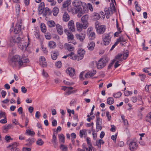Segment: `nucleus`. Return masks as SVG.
<instances>
[{"instance_id":"obj_1","label":"nucleus","mask_w":151,"mask_h":151,"mask_svg":"<svg viewBox=\"0 0 151 151\" xmlns=\"http://www.w3.org/2000/svg\"><path fill=\"white\" fill-rule=\"evenodd\" d=\"M27 59H25L22 60L19 56L18 55H15L12 57L9 61L10 64L13 67H14L17 65L21 66L25 63L28 62Z\"/></svg>"},{"instance_id":"obj_2","label":"nucleus","mask_w":151,"mask_h":151,"mask_svg":"<svg viewBox=\"0 0 151 151\" xmlns=\"http://www.w3.org/2000/svg\"><path fill=\"white\" fill-rule=\"evenodd\" d=\"M28 40L27 44L26 42L22 39H21L20 37H17V42H18V44H19V48H20L22 51L26 50L27 47L30 44L29 38H28Z\"/></svg>"},{"instance_id":"obj_3","label":"nucleus","mask_w":151,"mask_h":151,"mask_svg":"<svg viewBox=\"0 0 151 151\" xmlns=\"http://www.w3.org/2000/svg\"><path fill=\"white\" fill-rule=\"evenodd\" d=\"M95 26L97 33L99 34L104 33L106 30V27L98 21L96 22Z\"/></svg>"},{"instance_id":"obj_4","label":"nucleus","mask_w":151,"mask_h":151,"mask_svg":"<svg viewBox=\"0 0 151 151\" xmlns=\"http://www.w3.org/2000/svg\"><path fill=\"white\" fill-rule=\"evenodd\" d=\"M107 62L106 57L101 58L97 62V68L98 69H101L103 68L106 65Z\"/></svg>"},{"instance_id":"obj_5","label":"nucleus","mask_w":151,"mask_h":151,"mask_svg":"<svg viewBox=\"0 0 151 151\" xmlns=\"http://www.w3.org/2000/svg\"><path fill=\"white\" fill-rule=\"evenodd\" d=\"M103 43L104 45H108L111 40V37L109 34H105L102 35Z\"/></svg>"},{"instance_id":"obj_6","label":"nucleus","mask_w":151,"mask_h":151,"mask_svg":"<svg viewBox=\"0 0 151 151\" xmlns=\"http://www.w3.org/2000/svg\"><path fill=\"white\" fill-rule=\"evenodd\" d=\"M82 3L81 1H78L77 0H74L73 1L72 4L73 7L80 12L82 10L81 6Z\"/></svg>"},{"instance_id":"obj_7","label":"nucleus","mask_w":151,"mask_h":151,"mask_svg":"<svg viewBox=\"0 0 151 151\" xmlns=\"http://www.w3.org/2000/svg\"><path fill=\"white\" fill-rule=\"evenodd\" d=\"M76 25L77 29L79 32H81L83 29H86L88 27V25L84 24V23H83V24L81 23L78 22L76 23Z\"/></svg>"},{"instance_id":"obj_8","label":"nucleus","mask_w":151,"mask_h":151,"mask_svg":"<svg viewBox=\"0 0 151 151\" xmlns=\"http://www.w3.org/2000/svg\"><path fill=\"white\" fill-rule=\"evenodd\" d=\"M137 147V144L136 142L133 140L131 141L129 144V148L131 151H134Z\"/></svg>"},{"instance_id":"obj_9","label":"nucleus","mask_w":151,"mask_h":151,"mask_svg":"<svg viewBox=\"0 0 151 151\" xmlns=\"http://www.w3.org/2000/svg\"><path fill=\"white\" fill-rule=\"evenodd\" d=\"M67 73L71 77H73L76 75L75 69L72 68H69L66 70Z\"/></svg>"},{"instance_id":"obj_10","label":"nucleus","mask_w":151,"mask_h":151,"mask_svg":"<svg viewBox=\"0 0 151 151\" xmlns=\"http://www.w3.org/2000/svg\"><path fill=\"white\" fill-rule=\"evenodd\" d=\"M15 37H13L12 36H10L9 37V39L10 42L9 45L10 47L13 46L16 42L17 43L18 46L19 47H20L19 44H18V42H17V38L16 40H15Z\"/></svg>"},{"instance_id":"obj_11","label":"nucleus","mask_w":151,"mask_h":151,"mask_svg":"<svg viewBox=\"0 0 151 151\" xmlns=\"http://www.w3.org/2000/svg\"><path fill=\"white\" fill-rule=\"evenodd\" d=\"M85 51L83 49L81 48L78 50V55L79 57L78 61L81 60L83 57L84 55L85 54Z\"/></svg>"},{"instance_id":"obj_12","label":"nucleus","mask_w":151,"mask_h":151,"mask_svg":"<svg viewBox=\"0 0 151 151\" xmlns=\"http://www.w3.org/2000/svg\"><path fill=\"white\" fill-rule=\"evenodd\" d=\"M68 28L71 32H74L75 30L74 22L72 20L69 21L68 23Z\"/></svg>"},{"instance_id":"obj_13","label":"nucleus","mask_w":151,"mask_h":151,"mask_svg":"<svg viewBox=\"0 0 151 151\" xmlns=\"http://www.w3.org/2000/svg\"><path fill=\"white\" fill-rule=\"evenodd\" d=\"M21 22L17 23L14 31L15 34H17L19 32L21 29Z\"/></svg>"},{"instance_id":"obj_14","label":"nucleus","mask_w":151,"mask_h":151,"mask_svg":"<svg viewBox=\"0 0 151 151\" xmlns=\"http://www.w3.org/2000/svg\"><path fill=\"white\" fill-rule=\"evenodd\" d=\"M86 35L85 33L76 34V37L77 39L81 41H83L85 39Z\"/></svg>"},{"instance_id":"obj_15","label":"nucleus","mask_w":151,"mask_h":151,"mask_svg":"<svg viewBox=\"0 0 151 151\" xmlns=\"http://www.w3.org/2000/svg\"><path fill=\"white\" fill-rule=\"evenodd\" d=\"M43 14L45 16H49L52 13L51 11L47 7L45 8L43 10Z\"/></svg>"},{"instance_id":"obj_16","label":"nucleus","mask_w":151,"mask_h":151,"mask_svg":"<svg viewBox=\"0 0 151 151\" xmlns=\"http://www.w3.org/2000/svg\"><path fill=\"white\" fill-rule=\"evenodd\" d=\"M122 54H118L115 56V58L113 60L114 62L118 61L121 62L123 60L122 58Z\"/></svg>"},{"instance_id":"obj_17","label":"nucleus","mask_w":151,"mask_h":151,"mask_svg":"<svg viewBox=\"0 0 151 151\" xmlns=\"http://www.w3.org/2000/svg\"><path fill=\"white\" fill-rule=\"evenodd\" d=\"M96 73V71L95 70H93V71L88 72L85 75V77L87 78H89L93 76Z\"/></svg>"},{"instance_id":"obj_18","label":"nucleus","mask_w":151,"mask_h":151,"mask_svg":"<svg viewBox=\"0 0 151 151\" xmlns=\"http://www.w3.org/2000/svg\"><path fill=\"white\" fill-rule=\"evenodd\" d=\"M68 10L69 12H70L73 14H76L78 12H79L78 10L74 7L73 8L70 7L68 8Z\"/></svg>"},{"instance_id":"obj_19","label":"nucleus","mask_w":151,"mask_h":151,"mask_svg":"<svg viewBox=\"0 0 151 151\" xmlns=\"http://www.w3.org/2000/svg\"><path fill=\"white\" fill-rule=\"evenodd\" d=\"M95 43L93 41L88 42L87 45V48L90 51L93 50L95 47Z\"/></svg>"},{"instance_id":"obj_20","label":"nucleus","mask_w":151,"mask_h":151,"mask_svg":"<svg viewBox=\"0 0 151 151\" xmlns=\"http://www.w3.org/2000/svg\"><path fill=\"white\" fill-rule=\"evenodd\" d=\"M87 130L85 129L81 130L79 132V135L81 138L83 137H86L87 136Z\"/></svg>"},{"instance_id":"obj_21","label":"nucleus","mask_w":151,"mask_h":151,"mask_svg":"<svg viewBox=\"0 0 151 151\" xmlns=\"http://www.w3.org/2000/svg\"><path fill=\"white\" fill-rule=\"evenodd\" d=\"M56 28L59 34L61 35L63 32V29L62 26L58 24L56 25Z\"/></svg>"},{"instance_id":"obj_22","label":"nucleus","mask_w":151,"mask_h":151,"mask_svg":"<svg viewBox=\"0 0 151 151\" xmlns=\"http://www.w3.org/2000/svg\"><path fill=\"white\" fill-rule=\"evenodd\" d=\"M88 16L87 15H85L82 17L81 18V20L82 22L85 24L86 25H88Z\"/></svg>"},{"instance_id":"obj_23","label":"nucleus","mask_w":151,"mask_h":151,"mask_svg":"<svg viewBox=\"0 0 151 151\" xmlns=\"http://www.w3.org/2000/svg\"><path fill=\"white\" fill-rule=\"evenodd\" d=\"M64 46L65 48L67 49L69 51H73L74 49V47L71 44L65 43Z\"/></svg>"},{"instance_id":"obj_24","label":"nucleus","mask_w":151,"mask_h":151,"mask_svg":"<svg viewBox=\"0 0 151 151\" xmlns=\"http://www.w3.org/2000/svg\"><path fill=\"white\" fill-rule=\"evenodd\" d=\"M45 6V4L44 2H41L39 5L38 11L40 14H41L43 12V10H44V8Z\"/></svg>"},{"instance_id":"obj_25","label":"nucleus","mask_w":151,"mask_h":151,"mask_svg":"<svg viewBox=\"0 0 151 151\" xmlns=\"http://www.w3.org/2000/svg\"><path fill=\"white\" fill-rule=\"evenodd\" d=\"M70 58L73 60H78V55H75L73 52H71L70 54H69Z\"/></svg>"},{"instance_id":"obj_26","label":"nucleus","mask_w":151,"mask_h":151,"mask_svg":"<svg viewBox=\"0 0 151 151\" xmlns=\"http://www.w3.org/2000/svg\"><path fill=\"white\" fill-rule=\"evenodd\" d=\"M19 144L16 142L14 143L12 145V148L11 149V151H20L19 150L16 148L17 146Z\"/></svg>"},{"instance_id":"obj_27","label":"nucleus","mask_w":151,"mask_h":151,"mask_svg":"<svg viewBox=\"0 0 151 151\" xmlns=\"http://www.w3.org/2000/svg\"><path fill=\"white\" fill-rule=\"evenodd\" d=\"M92 17L93 19L95 20H97L99 19L100 17L99 14L97 13H94L92 15Z\"/></svg>"},{"instance_id":"obj_28","label":"nucleus","mask_w":151,"mask_h":151,"mask_svg":"<svg viewBox=\"0 0 151 151\" xmlns=\"http://www.w3.org/2000/svg\"><path fill=\"white\" fill-rule=\"evenodd\" d=\"M59 141L60 143H64L65 142V137L63 134L58 135Z\"/></svg>"},{"instance_id":"obj_29","label":"nucleus","mask_w":151,"mask_h":151,"mask_svg":"<svg viewBox=\"0 0 151 151\" xmlns=\"http://www.w3.org/2000/svg\"><path fill=\"white\" fill-rule=\"evenodd\" d=\"M71 2V0H67L63 2V8H66L68 6Z\"/></svg>"},{"instance_id":"obj_30","label":"nucleus","mask_w":151,"mask_h":151,"mask_svg":"<svg viewBox=\"0 0 151 151\" xmlns=\"http://www.w3.org/2000/svg\"><path fill=\"white\" fill-rule=\"evenodd\" d=\"M48 46L50 48H54L56 46V44L53 41H50L48 43Z\"/></svg>"},{"instance_id":"obj_31","label":"nucleus","mask_w":151,"mask_h":151,"mask_svg":"<svg viewBox=\"0 0 151 151\" xmlns=\"http://www.w3.org/2000/svg\"><path fill=\"white\" fill-rule=\"evenodd\" d=\"M63 21L67 22L70 19V17L69 15L66 13H65L63 16Z\"/></svg>"},{"instance_id":"obj_32","label":"nucleus","mask_w":151,"mask_h":151,"mask_svg":"<svg viewBox=\"0 0 151 151\" xmlns=\"http://www.w3.org/2000/svg\"><path fill=\"white\" fill-rule=\"evenodd\" d=\"M40 29L41 31L45 33L47 30L46 27L45 25L43 23H41L40 24Z\"/></svg>"},{"instance_id":"obj_33","label":"nucleus","mask_w":151,"mask_h":151,"mask_svg":"<svg viewBox=\"0 0 151 151\" xmlns=\"http://www.w3.org/2000/svg\"><path fill=\"white\" fill-rule=\"evenodd\" d=\"M52 11L53 15L56 16L57 15L59 12V9L57 7L55 6L53 8Z\"/></svg>"},{"instance_id":"obj_34","label":"nucleus","mask_w":151,"mask_h":151,"mask_svg":"<svg viewBox=\"0 0 151 151\" xmlns=\"http://www.w3.org/2000/svg\"><path fill=\"white\" fill-rule=\"evenodd\" d=\"M104 141L101 139H99L98 141H96V145L98 148H100L101 147V144H104Z\"/></svg>"},{"instance_id":"obj_35","label":"nucleus","mask_w":151,"mask_h":151,"mask_svg":"<svg viewBox=\"0 0 151 151\" xmlns=\"http://www.w3.org/2000/svg\"><path fill=\"white\" fill-rule=\"evenodd\" d=\"M47 24L49 27H54L55 25V23L53 21L50 20L47 22Z\"/></svg>"},{"instance_id":"obj_36","label":"nucleus","mask_w":151,"mask_h":151,"mask_svg":"<svg viewBox=\"0 0 151 151\" xmlns=\"http://www.w3.org/2000/svg\"><path fill=\"white\" fill-rule=\"evenodd\" d=\"M107 103L109 105L112 104L114 102V99L112 97H110L108 98L107 99Z\"/></svg>"},{"instance_id":"obj_37","label":"nucleus","mask_w":151,"mask_h":151,"mask_svg":"<svg viewBox=\"0 0 151 151\" xmlns=\"http://www.w3.org/2000/svg\"><path fill=\"white\" fill-rule=\"evenodd\" d=\"M129 54V52L128 50H126L124 53L123 55V59H126L128 56Z\"/></svg>"},{"instance_id":"obj_38","label":"nucleus","mask_w":151,"mask_h":151,"mask_svg":"<svg viewBox=\"0 0 151 151\" xmlns=\"http://www.w3.org/2000/svg\"><path fill=\"white\" fill-rule=\"evenodd\" d=\"M58 54V51L55 52L52 54L51 55L52 58L53 60H56L57 58Z\"/></svg>"},{"instance_id":"obj_39","label":"nucleus","mask_w":151,"mask_h":151,"mask_svg":"<svg viewBox=\"0 0 151 151\" xmlns=\"http://www.w3.org/2000/svg\"><path fill=\"white\" fill-rule=\"evenodd\" d=\"M67 35L69 43H71V42L70 41V40H73L74 37L73 35L71 33H70Z\"/></svg>"},{"instance_id":"obj_40","label":"nucleus","mask_w":151,"mask_h":151,"mask_svg":"<svg viewBox=\"0 0 151 151\" xmlns=\"http://www.w3.org/2000/svg\"><path fill=\"white\" fill-rule=\"evenodd\" d=\"M89 35V38L91 40H93L95 38V34L94 32H91Z\"/></svg>"},{"instance_id":"obj_41","label":"nucleus","mask_w":151,"mask_h":151,"mask_svg":"<svg viewBox=\"0 0 151 151\" xmlns=\"http://www.w3.org/2000/svg\"><path fill=\"white\" fill-rule=\"evenodd\" d=\"M60 148L63 151H67L68 150L67 146L63 144H61L60 145Z\"/></svg>"},{"instance_id":"obj_42","label":"nucleus","mask_w":151,"mask_h":151,"mask_svg":"<svg viewBox=\"0 0 151 151\" xmlns=\"http://www.w3.org/2000/svg\"><path fill=\"white\" fill-rule=\"evenodd\" d=\"M125 41L126 40L124 39L122 37H120L116 41L118 43L120 42H125Z\"/></svg>"},{"instance_id":"obj_43","label":"nucleus","mask_w":151,"mask_h":151,"mask_svg":"<svg viewBox=\"0 0 151 151\" xmlns=\"http://www.w3.org/2000/svg\"><path fill=\"white\" fill-rule=\"evenodd\" d=\"M26 133L27 134L29 135H30L31 136H32L34 135L35 134V133L34 132L31 131L29 129H27L26 130Z\"/></svg>"},{"instance_id":"obj_44","label":"nucleus","mask_w":151,"mask_h":151,"mask_svg":"<svg viewBox=\"0 0 151 151\" xmlns=\"http://www.w3.org/2000/svg\"><path fill=\"white\" fill-rule=\"evenodd\" d=\"M44 143V141L40 139H38L36 142L37 144L39 146L42 145Z\"/></svg>"},{"instance_id":"obj_45","label":"nucleus","mask_w":151,"mask_h":151,"mask_svg":"<svg viewBox=\"0 0 151 151\" xmlns=\"http://www.w3.org/2000/svg\"><path fill=\"white\" fill-rule=\"evenodd\" d=\"M12 126V125L11 124H9L7 126H4L3 127V129L4 130V131L6 132L7 130L8 129H9Z\"/></svg>"},{"instance_id":"obj_46","label":"nucleus","mask_w":151,"mask_h":151,"mask_svg":"<svg viewBox=\"0 0 151 151\" xmlns=\"http://www.w3.org/2000/svg\"><path fill=\"white\" fill-rule=\"evenodd\" d=\"M91 146H88V147L83 146V149L85 151H92V149Z\"/></svg>"},{"instance_id":"obj_47","label":"nucleus","mask_w":151,"mask_h":151,"mask_svg":"<svg viewBox=\"0 0 151 151\" xmlns=\"http://www.w3.org/2000/svg\"><path fill=\"white\" fill-rule=\"evenodd\" d=\"M40 64L43 67H46L47 65V64L45 61H40Z\"/></svg>"},{"instance_id":"obj_48","label":"nucleus","mask_w":151,"mask_h":151,"mask_svg":"<svg viewBox=\"0 0 151 151\" xmlns=\"http://www.w3.org/2000/svg\"><path fill=\"white\" fill-rule=\"evenodd\" d=\"M40 64L43 67H46L47 65V64L45 61H40Z\"/></svg>"},{"instance_id":"obj_49","label":"nucleus","mask_w":151,"mask_h":151,"mask_svg":"<svg viewBox=\"0 0 151 151\" xmlns=\"http://www.w3.org/2000/svg\"><path fill=\"white\" fill-rule=\"evenodd\" d=\"M102 128L101 124H96V130L97 132L99 131V130H101Z\"/></svg>"},{"instance_id":"obj_50","label":"nucleus","mask_w":151,"mask_h":151,"mask_svg":"<svg viewBox=\"0 0 151 151\" xmlns=\"http://www.w3.org/2000/svg\"><path fill=\"white\" fill-rule=\"evenodd\" d=\"M96 124H102V119L101 118L99 117V116L97 115L96 116Z\"/></svg>"},{"instance_id":"obj_51","label":"nucleus","mask_w":151,"mask_h":151,"mask_svg":"<svg viewBox=\"0 0 151 151\" xmlns=\"http://www.w3.org/2000/svg\"><path fill=\"white\" fill-rule=\"evenodd\" d=\"M105 13L107 19H109V18L110 15V12L109 10H106L105 11Z\"/></svg>"},{"instance_id":"obj_52","label":"nucleus","mask_w":151,"mask_h":151,"mask_svg":"<svg viewBox=\"0 0 151 151\" xmlns=\"http://www.w3.org/2000/svg\"><path fill=\"white\" fill-rule=\"evenodd\" d=\"M139 76L141 77V80L142 81H144V80L146 77V76L143 74H139Z\"/></svg>"},{"instance_id":"obj_53","label":"nucleus","mask_w":151,"mask_h":151,"mask_svg":"<svg viewBox=\"0 0 151 151\" xmlns=\"http://www.w3.org/2000/svg\"><path fill=\"white\" fill-rule=\"evenodd\" d=\"M132 92L128 91H126L124 92V95L126 96H128L132 94Z\"/></svg>"},{"instance_id":"obj_54","label":"nucleus","mask_w":151,"mask_h":151,"mask_svg":"<svg viewBox=\"0 0 151 151\" xmlns=\"http://www.w3.org/2000/svg\"><path fill=\"white\" fill-rule=\"evenodd\" d=\"M121 93L120 92H119L116 93L114 94L113 96L114 98H117L121 96Z\"/></svg>"},{"instance_id":"obj_55","label":"nucleus","mask_w":151,"mask_h":151,"mask_svg":"<svg viewBox=\"0 0 151 151\" xmlns=\"http://www.w3.org/2000/svg\"><path fill=\"white\" fill-rule=\"evenodd\" d=\"M93 30V28L92 27H89L87 29V33L88 35H89L91 34V32H93L92 31Z\"/></svg>"},{"instance_id":"obj_56","label":"nucleus","mask_w":151,"mask_h":151,"mask_svg":"<svg viewBox=\"0 0 151 151\" xmlns=\"http://www.w3.org/2000/svg\"><path fill=\"white\" fill-rule=\"evenodd\" d=\"M55 66L58 68H60L61 66V63L60 61H58L55 63Z\"/></svg>"},{"instance_id":"obj_57","label":"nucleus","mask_w":151,"mask_h":151,"mask_svg":"<svg viewBox=\"0 0 151 151\" xmlns=\"http://www.w3.org/2000/svg\"><path fill=\"white\" fill-rule=\"evenodd\" d=\"M106 116L107 117L108 121H110L111 120V115L109 114V112L108 111H106Z\"/></svg>"},{"instance_id":"obj_58","label":"nucleus","mask_w":151,"mask_h":151,"mask_svg":"<svg viewBox=\"0 0 151 151\" xmlns=\"http://www.w3.org/2000/svg\"><path fill=\"white\" fill-rule=\"evenodd\" d=\"M56 140H57L56 137L55 136V134L54 133L52 135V139L51 142L52 143L55 142H56Z\"/></svg>"},{"instance_id":"obj_59","label":"nucleus","mask_w":151,"mask_h":151,"mask_svg":"<svg viewBox=\"0 0 151 151\" xmlns=\"http://www.w3.org/2000/svg\"><path fill=\"white\" fill-rule=\"evenodd\" d=\"M45 36L46 39L48 40H50L51 38V36L50 33L46 34Z\"/></svg>"},{"instance_id":"obj_60","label":"nucleus","mask_w":151,"mask_h":151,"mask_svg":"<svg viewBox=\"0 0 151 151\" xmlns=\"http://www.w3.org/2000/svg\"><path fill=\"white\" fill-rule=\"evenodd\" d=\"M88 7L89 9L91 12L93 10V9L92 7V5L90 3H88Z\"/></svg>"},{"instance_id":"obj_61","label":"nucleus","mask_w":151,"mask_h":151,"mask_svg":"<svg viewBox=\"0 0 151 151\" xmlns=\"http://www.w3.org/2000/svg\"><path fill=\"white\" fill-rule=\"evenodd\" d=\"M4 119H2L0 120V122L2 124H5L7 122L6 117H4Z\"/></svg>"},{"instance_id":"obj_62","label":"nucleus","mask_w":151,"mask_h":151,"mask_svg":"<svg viewBox=\"0 0 151 151\" xmlns=\"http://www.w3.org/2000/svg\"><path fill=\"white\" fill-rule=\"evenodd\" d=\"M31 150V148L29 147H24L22 149L23 151H30Z\"/></svg>"},{"instance_id":"obj_63","label":"nucleus","mask_w":151,"mask_h":151,"mask_svg":"<svg viewBox=\"0 0 151 151\" xmlns=\"http://www.w3.org/2000/svg\"><path fill=\"white\" fill-rule=\"evenodd\" d=\"M22 92L23 93H25L27 91V89L24 86H22L21 87Z\"/></svg>"},{"instance_id":"obj_64","label":"nucleus","mask_w":151,"mask_h":151,"mask_svg":"<svg viewBox=\"0 0 151 151\" xmlns=\"http://www.w3.org/2000/svg\"><path fill=\"white\" fill-rule=\"evenodd\" d=\"M87 144H88V146L92 147L91 145V141L89 139V138L88 137H87L86 139Z\"/></svg>"}]
</instances>
